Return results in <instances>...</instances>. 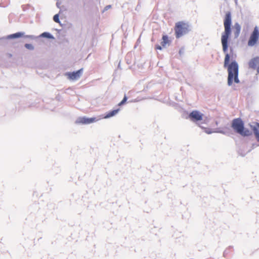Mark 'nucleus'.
<instances>
[{
  "label": "nucleus",
  "instance_id": "20",
  "mask_svg": "<svg viewBox=\"0 0 259 259\" xmlns=\"http://www.w3.org/2000/svg\"><path fill=\"white\" fill-rule=\"evenodd\" d=\"M57 7H58V8H60V7H59V6H60V4H59V3H57Z\"/></svg>",
  "mask_w": 259,
  "mask_h": 259
},
{
  "label": "nucleus",
  "instance_id": "13",
  "mask_svg": "<svg viewBox=\"0 0 259 259\" xmlns=\"http://www.w3.org/2000/svg\"><path fill=\"white\" fill-rule=\"evenodd\" d=\"M119 111V109H117L116 110L111 111L108 112L106 114V115L104 117H103V118H108L112 116H113L115 115H116L118 112Z\"/></svg>",
  "mask_w": 259,
  "mask_h": 259
},
{
  "label": "nucleus",
  "instance_id": "4",
  "mask_svg": "<svg viewBox=\"0 0 259 259\" xmlns=\"http://www.w3.org/2000/svg\"><path fill=\"white\" fill-rule=\"evenodd\" d=\"M175 31L176 38H179L189 31V25L183 21L178 22L176 23Z\"/></svg>",
  "mask_w": 259,
  "mask_h": 259
},
{
  "label": "nucleus",
  "instance_id": "1",
  "mask_svg": "<svg viewBox=\"0 0 259 259\" xmlns=\"http://www.w3.org/2000/svg\"><path fill=\"white\" fill-rule=\"evenodd\" d=\"M230 61V56L227 53L225 55L224 60V67L228 68V84L229 86L232 85L233 83H238L239 79L238 78V65L235 61H233L229 64Z\"/></svg>",
  "mask_w": 259,
  "mask_h": 259
},
{
  "label": "nucleus",
  "instance_id": "16",
  "mask_svg": "<svg viewBox=\"0 0 259 259\" xmlns=\"http://www.w3.org/2000/svg\"><path fill=\"white\" fill-rule=\"evenodd\" d=\"M25 47L26 48L29 49V50H32L33 49V47L32 45L29 44H26L25 45Z\"/></svg>",
  "mask_w": 259,
  "mask_h": 259
},
{
  "label": "nucleus",
  "instance_id": "2",
  "mask_svg": "<svg viewBox=\"0 0 259 259\" xmlns=\"http://www.w3.org/2000/svg\"><path fill=\"white\" fill-rule=\"evenodd\" d=\"M232 17L230 12H227L225 14L224 25L225 31L223 33L221 37V41L222 44L223 50L224 53H226L228 50V40L231 34Z\"/></svg>",
  "mask_w": 259,
  "mask_h": 259
},
{
  "label": "nucleus",
  "instance_id": "7",
  "mask_svg": "<svg viewBox=\"0 0 259 259\" xmlns=\"http://www.w3.org/2000/svg\"><path fill=\"white\" fill-rule=\"evenodd\" d=\"M82 69H80L77 71L72 72H67L66 73V76L70 80H75L80 78L82 73Z\"/></svg>",
  "mask_w": 259,
  "mask_h": 259
},
{
  "label": "nucleus",
  "instance_id": "9",
  "mask_svg": "<svg viewBox=\"0 0 259 259\" xmlns=\"http://www.w3.org/2000/svg\"><path fill=\"white\" fill-rule=\"evenodd\" d=\"M170 40L169 39L168 37L166 35H163L162 37V41L161 42V46L159 45H156L155 46V49L161 50L162 49V47L165 48L166 45H169L170 44Z\"/></svg>",
  "mask_w": 259,
  "mask_h": 259
},
{
  "label": "nucleus",
  "instance_id": "3",
  "mask_svg": "<svg viewBox=\"0 0 259 259\" xmlns=\"http://www.w3.org/2000/svg\"><path fill=\"white\" fill-rule=\"evenodd\" d=\"M231 126L235 132L243 137L248 136L250 135V131L244 128V123L240 118L233 119Z\"/></svg>",
  "mask_w": 259,
  "mask_h": 259
},
{
  "label": "nucleus",
  "instance_id": "10",
  "mask_svg": "<svg viewBox=\"0 0 259 259\" xmlns=\"http://www.w3.org/2000/svg\"><path fill=\"white\" fill-rule=\"evenodd\" d=\"M248 65L249 68L253 70H256L259 65V56L251 59L249 61Z\"/></svg>",
  "mask_w": 259,
  "mask_h": 259
},
{
  "label": "nucleus",
  "instance_id": "6",
  "mask_svg": "<svg viewBox=\"0 0 259 259\" xmlns=\"http://www.w3.org/2000/svg\"><path fill=\"white\" fill-rule=\"evenodd\" d=\"M100 119L96 117L87 118L85 117H80L75 121V123L78 124H88L97 121Z\"/></svg>",
  "mask_w": 259,
  "mask_h": 259
},
{
  "label": "nucleus",
  "instance_id": "12",
  "mask_svg": "<svg viewBox=\"0 0 259 259\" xmlns=\"http://www.w3.org/2000/svg\"><path fill=\"white\" fill-rule=\"evenodd\" d=\"M251 129L253 131L257 141L259 142V123H256L253 126H251Z\"/></svg>",
  "mask_w": 259,
  "mask_h": 259
},
{
  "label": "nucleus",
  "instance_id": "18",
  "mask_svg": "<svg viewBox=\"0 0 259 259\" xmlns=\"http://www.w3.org/2000/svg\"><path fill=\"white\" fill-rule=\"evenodd\" d=\"M42 35L49 37L50 34L49 33L45 32V33H42Z\"/></svg>",
  "mask_w": 259,
  "mask_h": 259
},
{
  "label": "nucleus",
  "instance_id": "11",
  "mask_svg": "<svg viewBox=\"0 0 259 259\" xmlns=\"http://www.w3.org/2000/svg\"><path fill=\"white\" fill-rule=\"evenodd\" d=\"M233 30L235 37H238L241 31V26L240 24L238 23H235L233 27Z\"/></svg>",
  "mask_w": 259,
  "mask_h": 259
},
{
  "label": "nucleus",
  "instance_id": "19",
  "mask_svg": "<svg viewBox=\"0 0 259 259\" xmlns=\"http://www.w3.org/2000/svg\"><path fill=\"white\" fill-rule=\"evenodd\" d=\"M179 54L180 55H182L183 54V49H180L179 50Z\"/></svg>",
  "mask_w": 259,
  "mask_h": 259
},
{
  "label": "nucleus",
  "instance_id": "14",
  "mask_svg": "<svg viewBox=\"0 0 259 259\" xmlns=\"http://www.w3.org/2000/svg\"><path fill=\"white\" fill-rule=\"evenodd\" d=\"M23 36V33L22 32H17L14 34H12L10 35L9 37L11 38H18L21 37Z\"/></svg>",
  "mask_w": 259,
  "mask_h": 259
},
{
  "label": "nucleus",
  "instance_id": "8",
  "mask_svg": "<svg viewBox=\"0 0 259 259\" xmlns=\"http://www.w3.org/2000/svg\"><path fill=\"white\" fill-rule=\"evenodd\" d=\"M189 118L193 121L201 120L203 118V114L198 111H193L189 114Z\"/></svg>",
  "mask_w": 259,
  "mask_h": 259
},
{
  "label": "nucleus",
  "instance_id": "15",
  "mask_svg": "<svg viewBox=\"0 0 259 259\" xmlns=\"http://www.w3.org/2000/svg\"><path fill=\"white\" fill-rule=\"evenodd\" d=\"M54 21L56 23H60L59 14H56L53 17Z\"/></svg>",
  "mask_w": 259,
  "mask_h": 259
},
{
  "label": "nucleus",
  "instance_id": "5",
  "mask_svg": "<svg viewBox=\"0 0 259 259\" xmlns=\"http://www.w3.org/2000/svg\"><path fill=\"white\" fill-rule=\"evenodd\" d=\"M259 40V29L257 27L255 26L252 32L251 33L249 39L248 40V46L253 47L256 45Z\"/></svg>",
  "mask_w": 259,
  "mask_h": 259
},
{
  "label": "nucleus",
  "instance_id": "17",
  "mask_svg": "<svg viewBox=\"0 0 259 259\" xmlns=\"http://www.w3.org/2000/svg\"><path fill=\"white\" fill-rule=\"evenodd\" d=\"M127 100V98L125 96L123 99V100L118 104V105L119 106H121L122 105H123L124 103H125V102Z\"/></svg>",
  "mask_w": 259,
  "mask_h": 259
}]
</instances>
